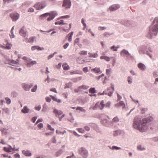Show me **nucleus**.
I'll return each mask as SVG.
<instances>
[{"mask_svg": "<svg viewBox=\"0 0 158 158\" xmlns=\"http://www.w3.org/2000/svg\"><path fill=\"white\" fill-rule=\"evenodd\" d=\"M152 120L153 118L151 117L144 118L141 116H138L135 118L133 126L140 132H143L148 128L147 123Z\"/></svg>", "mask_w": 158, "mask_h": 158, "instance_id": "1", "label": "nucleus"}, {"mask_svg": "<svg viewBox=\"0 0 158 158\" xmlns=\"http://www.w3.org/2000/svg\"><path fill=\"white\" fill-rule=\"evenodd\" d=\"M153 23L154 25L150 27L149 33L147 35L148 38L150 39L152 38L153 35H156L158 31V17L155 19Z\"/></svg>", "mask_w": 158, "mask_h": 158, "instance_id": "2", "label": "nucleus"}, {"mask_svg": "<svg viewBox=\"0 0 158 158\" xmlns=\"http://www.w3.org/2000/svg\"><path fill=\"white\" fill-rule=\"evenodd\" d=\"M57 15V14L56 11H53L43 14L40 16V17L41 18L43 16L46 17L49 16V17L47 19V21H49L52 19Z\"/></svg>", "mask_w": 158, "mask_h": 158, "instance_id": "3", "label": "nucleus"}, {"mask_svg": "<svg viewBox=\"0 0 158 158\" xmlns=\"http://www.w3.org/2000/svg\"><path fill=\"white\" fill-rule=\"evenodd\" d=\"M104 106V102L103 100H102L100 102H97L95 106L93 107L92 109L94 110L97 109L101 110L103 109Z\"/></svg>", "mask_w": 158, "mask_h": 158, "instance_id": "4", "label": "nucleus"}, {"mask_svg": "<svg viewBox=\"0 0 158 158\" xmlns=\"http://www.w3.org/2000/svg\"><path fill=\"white\" fill-rule=\"evenodd\" d=\"M80 153L83 156L84 158H86L88 156V153L85 148L82 147L79 150Z\"/></svg>", "mask_w": 158, "mask_h": 158, "instance_id": "5", "label": "nucleus"}, {"mask_svg": "<svg viewBox=\"0 0 158 158\" xmlns=\"http://www.w3.org/2000/svg\"><path fill=\"white\" fill-rule=\"evenodd\" d=\"M45 6V5L44 2H39L35 4L34 7L37 10H39L44 8Z\"/></svg>", "mask_w": 158, "mask_h": 158, "instance_id": "6", "label": "nucleus"}, {"mask_svg": "<svg viewBox=\"0 0 158 158\" xmlns=\"http://www.w3.org/2000/svg\"><path fill=\"white\" fill-rule=\"evenodd\" d=\"M10 16L12 19L13 21H15L19 19V15L17 13L14 12L10 15Z\"/></svg>", "mask_w": 158, "mask_h": 158, "instance_id": "7", "label": "nucleus"}, {"mask_svg": "<svg viewBox=\"0 0 158 158\" xmlns=\"http://www.w3.org/2000/svg\"><path fill=\"white\" fill-rule=\"evenodd\" d=\"M71 6V2L70 0H64L63 4L62 5L63 6L65 7L66 8H69Z\"/></svg>", "mask_w": 158, "mask_h": 158, "instance_id": "8", "label": "nucleus"}, {"mask_svg": "<svg viewBox=\"0 0 158 158\" xmlns=\"http://www.w3.org/2000/svg\"><path fill=\"white\" fill-rule=\"evenodd\" d=\"M96 78L98 80H100L102 81L104 84L106 83L105 81L106 77H105L104 74H102L101 75L96 77Z\"/></svg>", "mask_w": 158, "mask_h": 158, "instance_id": "9", "label": "nucleus"}, {"mask_svg": "<svg viewBox=\"0 0 158 158\" xmlns=\"http://www.w3.org/2000/svg\"><path fill=\"white\" fill-rule=\"evenodd\" d=\"M33 86V85L31 84L30 85L26 84H23L22 86L24 89L26 91L29 90Z\"/></svg>", "mask_w": 158, "mask_h": 158, "instance_id": "10", "label": "nucleus"}, {"mask_svg": "<svg viewBox=\"0 0 158 158\" xmlns=\"http://www.w3.org/2000/svg\"><path fill=\"white\" fill-rule=\"evenodd\" d=\"M120 7V6L118 4H114L111 6L109 8L110 11H113L116 10Z\"/></svg>", "mask_w": 158, "mask_h": 158, "instance_id": "11", "label": "nucleus"}, {"mask_svg": "<svg viewBox=\"0 0 158 158\" xmlns=\"http://www.w3.org/2000/svg\"><path fill=\"white\" fill-rule=\"evenodd\" d=\"M5 42L6 43V45L4 44V45H5L2 46V48L8 50L10 49L12 46V45L8 43L7 40H6Z\"/></svg>", "mask_w": 158, "mask_h": 158, "instance_id": "12", "label": "nucleus"}, {"mask_svg": "<svg viewBox=\"0 0 158 158\" xmlns=\"http://www.w3.org/2000/svg\"><path fill=\"white\" fill-rule=\"evenodd\" d=\"M53 112L55 114L56 116L58 117H59L63 114L62 111L58 110L56 109H54Z\"/></svg>", "mask_w": 158, "mask_h": 158, "instance_id": "13", "label": "nucleus"}, {"mask_svg": "<svg viewBox=\"0 0 158 158\" xmlns=\"http://www.w3.org/2000/svg\"><path fill=\"white\" fill-rule=\"evenodd\" d=\"M26 31L25 30L24 27H23L19 31V33L21 35L25 37L26 35Z\"/></svg>", "mask_w": 158, "mask_h": 158, "instance_id": "14", "label": "nucleus"}, {"mask_svg": "<svg viewBox=\"0 0 158 158\" xmlns=\"http://www.w3.org/2000/svg\"><path fill=\"white\" fill-rule=\"evenodd\" d=\"M44 48L43 47H40L39 46H33L31 48V49L32 51H34L35 49L38 51L43 50Z\"/></svg>", "mask_w": 158, "mask_h": 158, "instance_id": "15", "label": "nucleus"}, {"mask_svg": "<svg viewBox=\"0 0 158 158\" xmlns=\"http://www.w3.org/2000/svg\"><path fill=\"white\" fill-rule=\"evenodd\" d=\"M29 109L26 106H24L23 109L21 110V112L24 114L27 113L29 112Z\"/></svg>", "mask_w": 158, "mask_h": 158, "instance_id": "16", "label": "nucleus"}, {"mask_svg": "<svg viewBox=\"0 0 158 158\" xmlns=\"http://www.w3.org/2000/svg\"><path fill=\"white\" fill-rule=\"evenodd\" d=\"M22 153L26 156H31V153L28 150H23L22 151Z\"/></svg>", "mask_w": 158, "mask_h": 158, "instance_id": "17", "label": "nucleus"}, {"mask_svg": "<svg viewBox=\"0 0 158 158\" xmlns=\"http://www.w3.org/2000/svg\"><path fill=\"white\" fill-rule=\"evenodd\" d=\"M120 54L122 56H125L126 55H129V53L128 51L126 50H123L121 52Z\"/></svg>", "mask_w": 158, "mask_h": 158, "instance_id": "18", "label": "nucleus"}, {"mask_svg": "<svg viewBox=\"0 0 158 158\" xmlns=\"http://www.w3.org/2000/svg\"><path fill=\"white\" fill-rule=\"evenodd\" d=\"M64 21L63 20H60L59 21H58L57 22H55V23L56 25H64L66 23L64 22Z\"/></svg>", "mask_w": 158, "mask_h": 158, "instance_id": "19", "label": "nucleus"}, {"mask_svg": "<svg viewBox=\"0 0 158 158\" xmlns=\"http://www.w3.org/2000/svg\"><path fill=\"white\" fill-rule=\"evenodd\" d=\"M73 32H72L70 33H69L67 36H68V40L69 42H71L72 41V36L73 35Z\"/></svg>", "mask_w": 158, "mask_h": 158, "instance_id": "20", "label": "nucleus"}, {"mask_svg": "<svg viewBox=\"0 0 158 158\" xmlns=\"http://www.w3.org/2000/svg\"><path fill=\"white\" fill-rule=\"evenodd\" d=\"M71 23H70L69 24V27L68 28L66 26H64L63 27V30L66 32H68L69 31V30L70 29L71 27Z\"/></svg>", "mask_w": 158, "mask_h": 158, "instance_id": "21", "label": "nucleus"}, {"mask_svg": "<svg viewBox=\"0 0 158 158\" xmlns=\"http://www.w3.org/2000/svg\"><path fill=\"white\" fill-rule=\"evenodd\" d=\"M138 67L141 70H143L145 68V65L142 63H139L138 65Z\"/></svg>", "mask_w": 158, "mask_h": 158, "instance_id": "22", "label": "nucleus"}, {"mask_svg": "<svg viewBox=\"0 0 158 158\" xmlns=\"http://www.w3.org/2000/svg\"><path fill=\"white\" fill-rule=\"evenodd\" d=\"M63 69L65 70H68L69 69V66L68 65L67 63H64L62 65Z\"/></svg>", "mask_w": 158, "mask_h": 158, "instance_id": "23", "label": "nucleus"}, {"mask_svg": "<svg viewBox=\"0 0 158 158\" xmlns=\"http://www.w3.org/2000/svg\"><path fill=\"white\" fill-rule=\"evenodd\" d=\"M36 62L35 61H33L27 64V66L28 67H30L33 64H36Z\"/></svg>", "mask_w": 158, "mask_h": 158, "instance_id": "24", "label": "nucleus"}, {"mask_svg": "<svg viewBox=\"0 0 158 158\" xmlns=\"http://www.w3.org/2000/svg\"><path fill=\"white\" fill-rule=\"evenodd\" d=\"M121 134V131L120 130H117L114 131L113 135L114 137L117 136Z\"/></svg>", "mask_w": 158, "mask_h": 158, "instance_id": "25", "label": "nucleus"}, {"mask_svg": "<svg viewBox=\"0 0 158 158\" xmlns=\"http://www.w3.org/2000/svg\"><path fill=\"white\" fill-rule=\"evenodd\" d=\"M89 87L88 86L83 85H82L79 87L78 88V89L79 90L82 89H86L88 88Z\"/></svg>", "mask_w": 158, "mask_h": 158, "instance_id": "26", "label": "nucleus"}, {"mask_svg": "<svg viewBox=\"0 0 158 158\" xmlns=\"http://www.w3.org/2000/svg\"><path fill=\"white\" fill-rule=\"evenodd\" d=\"M119 121V119L117 117H114L112 120V122L113 123H117Z\"/></svg>", "mask_w": 158, "mask_h": 158, "instance_id": "27", "label": "nucleus"}, {"mask_svg": "<svg viewBox=\"0 0 158 158\" xmlns=\"http://www.w3.org/2000/svg\"><path fill=\"white\" fill-rule=\"evenodd\" d=\"M50 97L52 98V99L55 101L56 102L58 103H60L61 102V100L60 99H57L52 95H50Z\"/></svg>", "mask_w": 158, "mask_h": 158, "instance_id": "28", "label": "nucleus"}, {"mask_svg": "<svg viewBox=\"0 0 158 158\" xmlns=\"http://www.w3.org/2000/svg\"><path fill=\"white\" fill-rule=\"evenodd\" d=\"M89 92L90 93L94 94L96 93V90L94 88H91L89 89Z\"/></svg>", "mask_w": 158, "mask_h": 158, "instance_id": "29", "label": "nucleus"}, {"mask_svg": "<svg viewBox=\"0 0 158 158\" xmlns=\"http://www.w3.org/2000/svg\"><path fill=\"white\" fill-rule=\"evenodd\" d=\"M14 27H15L14 26H13L11 29V31H10L11 34H10V36L11 38H13L15 37V35L13 34V32L14 28Z\"/></svg>", "mask_w": 158, "mask_h": 158, "instance_id": "30", "label": "nucleus"}, {"mask_svg": "<svg viewBox=\"0 0 158 158\" xmlns=\"http://www.w3.org/2000/svg\"><path fill=\"white\" fill-rule=\"evenodd\" d=\"M100 59H104L106 61H109L110 60V58L109 57H107L106 56H101L100 57Z\"/></svg>", "mask_w": 158, "mask_h": 158, "instance_id": "31", "label": "nucleus"}, {"mask_svg": "<svg viewBox=\"0 0 158 158\" xmlns=\"http://www.w3.org/2000/svg\"><path fill=\"white\" fill-rule=\"evenodd\" d=\"M87 54V52L86 51H82L79 52V54L81 55H85Z\"/></svg>", "mask_w": 158, "mask_h": 158, "instance_id": "32", "label": "nucleus"}, {"mask_svg": "<svg viewBox=\"0 0 158 158\" xmlns=\"http://www.w3.org/2000/svg\"><path fill=\"white\" fill-rule=\"evenodd\" d=\"M35 38V37H30L28 40V42L30 43H33Z\"/></svg>", "mask_w": 158, "mask_h": 158, "instance_id": "33", "label": "nucleus"}, {"mask_svg": "<svg viewBox=\"0 0 158 158\" xmlns=\"http://www.w3.org/2000/svg\"><path fill=\"white\" fill-rule=\"evenodd\" d=\"M92 70L94 71L96 73H99L100 72V69L99 68H95L92 69Z\"/></svg>", "mask_w": 158, "mask_h": 158, "instance_id": "34", "label": "nucleus"}, {"mask_svg": "<svg viewBox=\"0 0 158 158\" xmlns=\"http://www.w3.org/2000/svg\"><path fill=\"white\" fill-rule=\"evenodd\" d=\"M111 73V69H106V73L107 75L110 76Z\"/></svg>", "mask_w": 158, "mask_h": 158, "instance_id": "35", "label": "nucleus"}, {"mask_svg": "<svg viewBox=\"0 0 158 158\" xmlns=\"http://www.w3.org/2000/svg\"><path fill=\"white\" fill-rule=\"evenodd\" d=\"M76 110H80L81 111L83 112H85V110L83 109L82 107H77L76 108Z\"/></svg>", "mask_w": 158, "mask_h": 158, "instance_id": "36", "label": "nucleus"}, {"mask_svg": "<svg viewBox=\"0 0 158 158\" xmlns=\"http://www.w3.org/2000/svg\"><path fill=\"white\" fill-rule=\"evenodd\" d=\"M3 150L5 151L6 152H11V150L9 148H6V147H4L3 148Z\"/></svg>", "mask_w": 158, "mask_h": 158, "instance_id": "37", "label": "nucleus"}, {"mask_svg": "<svg viewBox=\"0 0 158 158\" xmlns=\"http://www.w3.org/2000/svg\"><path fill=\"white\" fill-rule=\"evenodd\" d=\"M77 130L79 132L81 133H83L85 132V130L81 128H77Z\"/></svg>", "mask_w": 158, "mask_h": 158, "instance_id": "38", "label": "nucleus"}, {"mask_svg": "<svg viewBox=\"0 0 158 158\" xmlns=\"http://www.w3.org/2000/svg\"><path fill=\"white\" fill-rule=\"evenodd\" d=\"M110 149H114V150H118V149H121V148L120 147H117V146H113L112 147V148H111V147H110Z\"/></svg>", "mask_w": 158, "mask_h": 158, "instance_id": "39", "label": "nucleus"}, {"mask_svg": "<svg viewBox=\"0 0 158 158\" xmlns=\"http://www.w3.org/2000/svg\"><path fill=\"white\" fill-rule=\"evenodd\" d=\"M5 100L6 101V103L7 104H10L11 103V100L8 98H6Z\"/></svg>", "mask_w": 158, "mask_h": 158, "instance_id": "40", "label": "nucleus"}, {"mask_svg": "<svg viewBox=\"0 0 158 158\" xmlns=\"http://www.w3.org/2000/svg\"><path fill=\"white\" fill-rule=\"evenodd\" d=\"M137 148L138 150L139 151H142L145 149V148L143 147H142L141 145L138 146L137 147Z\"/></svg>", "mask_w": 158, "mask_h": 158, "instance_id": "41", "label": "nucleus"}, {"mask_svg": "<svg viewBox=\"0 0 158 158\" xmlns=\"http://www.w3.org/2000/svg\"><path fill=\"white\" fill-rule=\"evenodd\" d=\"M37 88V85H35L34 86V87L31 89V92H35Z\"/></svg>", "mask_w": 158, "mask_h": 158, "instance_id": "42", "label": "nucleus"}, {"mask_svg": "<svg viewBox=\"0 0 158 158\" xmlns=\"http://www.w3.org/2000/svg\"><path fill=\"white\" fill-rule=\"evenodd\" d=\"M106 28V27H98V30L100 31H102L103 30H105Z\"/></svg>", "mask_w": 158, "mask_h": 158, "instance_id": "43", "label": "nucleus"}, {"mask_svg": "<svg viewBox=\"0 0 158 158\" xmlns=\"http://www.w3.org/2000/svg\"><path fill=\"white\" fill-rule=\"evenodd\" d=\"M110 104L111 103L110 102H108L106 104H105L104 106L109 108L110 105Z\"/></svg>", "mask_w": 158, "mask_h": 158, "instance_id": "44", "label": "nucleus"}, {"mask_svg": "<svg viewBox=\"0 0 158 158\" xmlns=\"http://www.w3.org/2000/svg\"><path fill=\"white\" fill-rule=\"evenodd\" d=\"M132 78L131 77H128L127 81L129 84H131L132 83Z\"/></svg>", "mask_w": 158, "mask_h": 158, "instance_id": "45", "label": "nucleus"}, {"mask_svg": "<svg viewBox=\"0 0 158 158\" xmlns=\"http://www.w3.org/2000/svg\"><path fill=\"white\" fill-rule=\"evenodd\" d=\"M79 41H80L79 38H77L75 39V40L74 41V44H78V43H79Z\"/></svg>", "mask_w": 158, "mask_h": 158, "instance_id": "46", "label": "nucleus"}, {"mask_svg": "<svg viewBox=\"0 0 158 158\" xmlns=\"http://www.w3.org/2000/svg\"><path fill=\"white\" fill-rule=\"evenodd\" d=\"M81 22L83 25V26H84V27L83 28V29L84 30L85 29L86 27V24L84 23V19H82Z\"/></svg>", "mask_w": 158, "mask_h": 158, "instance_id": "47", "label": "nucleus"}, {"mask_svg": "<svg viewBox=\"0 0 158 158\" xmlns=\"http://www.w3.org/2000/svg\"><path fill=\"white\" fill-rule=\"evenodd\" d=\"M101 122L102 124L105 125L107 123V120L106 119H104L101 121Z\"/></svg>", "mask_w": 158, "mask_h": 158, "instance_id": "48", "label": "nucleus"}, {"mask_svg": "<svg viewBox=\"0 0 158 158\" xmlns=\"http://www.w3.org/2000/svg\"><path fill=\"white\" fill-rule=\"evenodd\" d=\"M0 131L2 132V133L5 135V131H6V129L4 128L1 129L0 130Z\"/></svg>", "mask_w": 158, "mask_h": 158, "instance_id": "49", "label": "nucleus"}, {"mask_svg": "<svg viewBox=\"0 0 158 158\" xmlns=\"http://www.w3.org/2000/svg\"><path fill=\"white\" fill-rule=\"evenodd\" d=\"M119 106H124L125 105L124 102L123 101H120L118 104Z\"/></svg>", "mask_w": 158, "mask_h": 158, "instance_id": "50", "label": "nucleus"}, {"mask_svg": "<svg viewBox=\"0 0 158 158\" xmlns=\"http://www.w3.org/2000/svg\"><path fill=\"white\" fill-rule=\"evenodd\" d=\"M23 59L24 60H27L28 61H30L31 60V59L26 56L23 57Z\"/></svg>", "mask_w": 158, "mask_h": 158, "instance_id": "51", "label": "nucleus"}, {"mask_svg": "<svg viewBox=\"0 0 158 158\" xmlns=\"http://www.w3.org/2000/svg\"><path fill=\"white\" fill-rule=\"evenodd\" d=\"M85 129L87 131H89L90 130V127L87 126H85L84 127Z\"/></svg>", "mask_w": 158, "mask_h": 158, "instance_id": "52", "label": "nucleus"}, {"mask_svg": "<svg viewBox=\"0 0 158 158\" xmlns=\"http://www.w3.org/2000/svg\"><path fill=\"white\" fill-rule=\"evenodd\" d=\"M50 90L51 91L55 93H57V91L55 88H51L50 89Z\"/></svg>", "mask_w": 158, "mask_h": 158, "instance_id": "53", "label": "nucleus"}, {"mask_svg": "<svg viewBox=\"0 0 158 158\" xmlns=\"http://www.w3.org/2000/svg\"><path fill=\"white\" fill-rule=\"evenodd\" d=\"M147 110V109H146V108L143 109L141 110V112L142 114H143L145 113V112Z\"/></svg>", "mask_w": 158, "mask_h": 158, "instance_id": "54", "label": "nucleus"}, {"mask_svg": "<svg viewBox=\"0 0 158 158\" xmlns=\"http://www.w3.org/2000/svg\"><path fill=\"white\" fill-rule=\"evenodd\" d=\"M48 127L49 129L52 131H54V129L53 128L51 127V126L50 125L48 124Z\"/></svg>", "mask_w": 158, "mask_h": 158, "instance_id": "55", "label": "nucleus"}, {"mask_svg": "<svg viewBox=\"0 0 158 158\" xmlns=\"http://www.w3.org/2000/svg\"><path fill=\"white\" fill-rule=\"evenodd\" d=\"M81 59V58H78L77 59V63H79V64H82L83 63V62H82V61H80Z\"/></svg>", "mask_w": 158, "mask_h": 158, "instance_id": "56", "label": "nucleus"}, {"mask_svg": "<svg viewBox=\"0 0 158 158\" xmlns=\"http://www.w3.org/2000/svg\"><path fill=\"white\" fill-rule=\"evenodd\" d=\"M38 127L40 129L42 128L43 127V124L42 123H39L38 124Z\"/></svg>", "mask_w": 158, "mask_h": 158, "instance_id": "57", "label": "nucleus"}, {"mask_svg": "<svg viewBox=\"0 0 158 158\" xmlns=\"http://www.w3.org/2000/svg\"><path fill=\"white\" fill-rule=\"evenodd\" d=\"M9 147H10L9 148L10 149V150H12L13 151H18V149H16L15 148V147L12 148L11 146L10 145H9Z\"/></svg>", "mask_w": 158, "mask_h": 158, "instance_id": "58", "label": "nucleus"}, {"mask_svg": "<svg viewBox=\"0 0 158 158\" xmlns=\"http://www.w3.org/2000/svg\"><path fill=\"white\" fill-rule=\"evenodd\" d=\"M45 99L46 101L48 102H49L51 101V98L48 97H46Z\"/></svg>", "mask_w": 158, "mask_h": 158, "instance_id": "59", "label": "nucleus"}, {"mask_svg": "<svg viewBox=\"0 0 158 158\" xmlns=\"http://www.w3.org/2000/svg\"><path fill=\"white\" fill-rule=\"evenodd\" d=\"M111 49L114 51H116L117 50V48L114 46L111 47Z\"/></svg>", "mask_w": 158, "mask_h": 158, "instance_id": "60", "label": "nucleus"}, {"mask_svg": "<svg viewBox=\"0 0 158 158\" xmlns=\"http://www.w3.org/2000/svg\"><path fill=\"white\" fill-rule=\"evenodd\" d=\"M69 46V44L68 43H66L63 46V48L64 49H66L67 47Z\"/></svg>", "mask_w": 158, "mask_h": 158, "instance_id": "61", "label": "nucleus"}, {"mask_svg": "<svg viewBox=\"0 0 158 158\" xmlns=\"http://www.w3.org/2000/svg\"><path fill=\"white\" fill-rule=\"evenodd\" d=\"M83 71L85 73H86L88 72V68L87 67H85L83 69Z\"/></svg>", "mask_w": 158, "mask_h": 158, "instance_id": "62", "label": "nucleus"}, {"mask_svg": "<svg viewBox=\"0 0 158 158\" xmlns=\"http://www.w3.org/2000/svg\"><path fill=\"white\" fill-rule=\"evenodd\" d=\"M104 35L105 37H107L108 36L110 35L108 32H106L103 34Z\"/></svg>", "mask_w": 158, "mask_h": 158, "instance_id": "63", "label": "nucleus"}, {"mask_svg": "<svg viewBox=\"0 0 158 158\" xmlns=\"http://www.w3.org/2000/svg\"><path fill=\"white\" fill-rule=\"evenodd\" d=\"M28 11L29 12H34V9L33 8H30L28 10Z\"/></svg>", "mask_w": 158, "mask_h": 158, "instance_id": "64", "label": "nucleus"}]
</instances>
